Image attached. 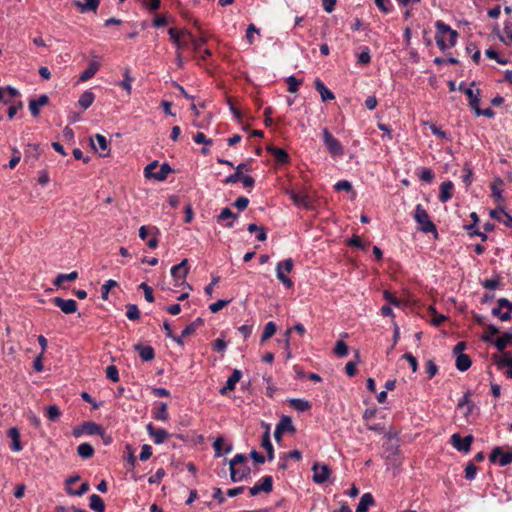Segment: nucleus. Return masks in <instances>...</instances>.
Wrapping results in <instances>:
<instances>
[{"instance_id": "nucleus-53", "label": "nucleus", "mask_w": 512, "mask_h": 512, "mask_svg": "<svg viewBox=\"0 0 512 512\" xmlns=\"http://www.w3.org/2000/svg\"><path fill=\"white\" fill-rule=\"evenodd\" d=\"M286 82L288 84V91L290 93H296L299 89V86L302 84L301 79H297L295 76H289L286 79Z\"/></svg>"}, {"instance_id": "nucleus-37", "label": "nucleus", "mask_w": 512, "mask_h": 512, "mask_svg": "<svg viewBox=\"0 0 512 512\" xmlns=\"http://www.w3.org/2000/svg\"><path fill=\"white\" fill-rule=\"evenodd\" d=\"M94 452L95 450L93 446L89 443H81L77 447V453L83 459L91 458L94 455Z\"/></svg>"}, {"instance_id": "nucleus-22", "label": "nucleus", "mask_w": 512, "mask_h": 512, "mask_svg": "<svg viewBox=\"0 0 512 512\" xmlns=\"http://www.w3.org/2000/svg\"><path fill=\"white\" fill-rule=\"evenodd\" d=\"M314 85L315 89L319 92L323 102L335 99L333 92L329 90L319 78L315 79Z\"/></svg>"}, {"instance_id": "nucleus-36", "label": "nucleus", "mask_w": 512, "mask_h": 512, "mask_svg": "<svg viewBox=\"0 0 512 512\" xmlns=\"http://www.w3.org/2000/svg\"><path fill=\"white\" fill-rule=\"evenodd\" d=\"M499 333V329L493 325V324H488L486 325L485 327V332L484 334L481 336V339L482 341L484 342H487V343H493L494 344V336L496 334Z\"/></svg>"}, {"instance_id": "nucleus-4", "label": "nucleus", "mask_w": 512, "mask_h": 512, "mask_svg": "<svg viewBox=\"0 0 512 512\" xmlns=\"http://www.w3.org/2000/svg\"><path fill=\"white\" fill-rule=\"evenodd\" d=\"M491 463H497L499 466H507L512 463V449L503 451L501 447H495L489 455Z\"/></svg>"}, {"instance_id": "nucleus-62", "label": "nucleus", "mask_w": 512, "mask_h": 512, "mask_svg": "<svg viewBox=\"0 0 512 512\" xmlns=\"http://www.w3.org/2000/svg\"><path fill=\"white\" fill-rule=\"evenodd\" d=\"M425 369L428 375V379H432L438 372V366L435 364L433 360H428L426 362Z\"/></svg>"}, {"instance_id": "nucleus-8", "label": "nucleus", "mask_w": 512, "mask_h": 512, "mask_svg": "<svg viewBox=\"0 0 512 512\" xmlns=\"http://www.w3.org/2000/svg\"><path fill=\"white\" fill-rule=\"evenodd\" d=\"M204 325V320L200 317L196 318L193 322H191L189 325H187L181 332V334L177 337H173V341H175L178 345L183 346L184 345V337H187L191 334H193L197 328Z\"/></svg>"}, {"instance_id": "nucleus-48", "label": "nucleus", "mask_w": 512, "mask_h": 512, "mask_svg": "<svg viewBox=\"0 0 512 512\" xmlns=\"http://www.w3.org/2000/svg\"><path fill=\"white\" fill-rule=\"evenodd\" d=\"M283 270H281V267H276V276L279 279V281L287 288L290 289L293 287V281L286 276Z\"/></svg>"}, {"instance_id": "nucleus-39", "label": "nucleus", "mask_w": 512, "mask_h": 512, "mask_svg": "<svg viewBox=\"0 0 512 512\" xmlns=\"http://www.w3.org/2000/svg\"><path fill=\"white\" fill-rule=\"evenodd\" d=\"M90 489V485L88 482H83L78 489H73L72 487H65V491L70 496H83Z\"/></svg>"}, {"instance_id": "nucleus-21", "label": "nucleus", "mask_w": 512, "mask_h": 512, "mask_svg": "<svg viewBox=\"0 0 512 512\" xmlns=\"http://www.w3.org/2000/svg\"><path fill=\"white\" fill-rule=\"evenodd\" d=\"M454 184L451 181H444L440 185L439 201L448 202L453 196Z\"/></svg>"}, {"instance_id": "nucleus-11", "label": "nucleus", "mask_w": 512, "mask_h": 512, "mask_svg": "<svg viewBox=\"0 0 512 512\" xmlns=\"http://www.w3.org/2000/svg\"><path fill=\"white\" fill-rule=\"evenodd\" d=\"M54 305L61 309L65 314H73L77 311V302L73 299H63L61 297H54L52 299Z\"/></svg>"}, {"instance_id": "nucleus-16", "label": "nucleus", "mask_w": 512, "mask_h": 512, "mask_svg": "<svg viewBox=\"0 0 512 512\" xmlns=\"http://www.w3.org/2000/svg\"><path fill=\"white\" fill-rule=\"evenodd\" d=\"M146 429L149 436L154 438L155 444H162L169 436V433L165 429H156L152 423L147 424Z\"/></svg>"}, {"instance_id": "nucleus-33", "label": "nucleus", "mask_w": 512, "mask_h": 512, "mask_svg": "<svg viewBox=\"0 0 512 512\" xmlns=\"http://www.w3.org/2000/svg\"><path fill=\"white\" fill-rule=\"evenodd\" d=\"M455 365L459 371L464 372L471 367L472 361L467 354H460L456 356Z\"/></svg>"}, {"instance_id": "nucleus-17", "label": "nucleus", "mask_w": 512, "mask_h": 512, "mask_svg": "<svg viewBox=\"0 0 512 512\" xmlns=\"http://www.w3.org/2000/svg\"><path fill=\"white\" fill-rule=\"evenodd\" d=\"M100 4V0H76L73 5L78 8L81 13L96 12Z\"/></svg>"}, {"instance_id": "nucleus-28", "label": "nucleus", "mask_w": 512, "mask_h": 512, "mask_svg": "<svg viewBox=\"0 0 512 512\" xmlns=\"http://www.w3.org/2000/svg\"><path fill=\"white\" fill-rule=\"evenodd\" d=\"M375 504L374 497L371 493L362 495L360 502L357 505L356 512H367L370 506Z\"/></svg>"}, {"instance_id": "nucleus-3", "label": "nucleus", "mask_w": 512, "mask_h": 512, "mask_svg": "<svg viewBox=\"0 0 512 512\" xmlns=\"http://www.w3.org/2000/svg\"><path fill=\"white\" fill-rule=\"evenodd\" d=\"M188 273V259H183L179 264L174 265L171 268V276L173 277L174 281L177 283L179 280H182L181 285H185L187 288L192 290V286L185 282V278L187 277Z\"/></svg>"}, {"instance_id": "nucleus-20", "label": "nucleus", "mask_w": 512, "mask_h": 512, "mask_svg": "<svg viewBox=\"0 0 512 512\" xmlns=\"http://www.w3.org/2000/svg\"><path fill=\"white\" fill-rule=\"evenodd\" d=\"M290 198L300 207L309 209L312 206L311 198L304 192H291Z\"/></svg>"}, {"instance_id": "nucleus-59", "label": "nucleus", "mask_w": 512, "mask_h": 512, "mask_svg": "<svg viewBox=\"0 0 512 512\" xmlns=\"http://www.w3.org/2000/svg\"><path fill=\"white\" fill-rule=\"evenodd\" d=\"M383 297L384 299L390 304V305H393L395 307H400L401 305V300L398 299L392 292L388 291V290H385L383 292Z\"/></svg>"}, {"instance_id": "nucleus-60", "label": "nucleus", "mask_w": 512, "mask_h": 512, "mask_svg": "<svg viewBox=\"0 0 512 512\" xmlns=\"http://www.w3.org/2000/svg\"><path fill=\"white\" fill-rule=\"evenodd\" d=\"M466 50H467L468 53H471L472 60L476 64H478L480 62L481 52H480L479 49H477L476 45L473 44V43H470L469 45H467Z\"/></svg>"}, {"instance_id": "nucleus-10", "label": "nucleus", "mask_w": 512, "mask_h": 512, "mask_svg": "<svg viewBox=\"0 0 512 512\" xmlns=\"http://www.w3.org/2000/svg\"><path fill=\"white\" fill-rule=\"evenodd\" d=\"M312 471L313 481L317 484L325 483L328 480L331 472L328 465L323 464L320 466L317 462L313 464Z\"/></svg>"}, {"instance_id": "nucleus-14", "label": "nucleus", "mask_w": 512, "mask_h": 512, "mask_svg": "<svg viewBox=\"0 0 512 512\" xmlns=\"http://www.w3.org/2000/svg\"><path fill=\"white\" fill-rule=\"evenodd\" d=\"M241 377L242 372L238 369H234L232 374L228 377L226 385L219 390V393L221 395H226L229 391H233Z\"/></svg>"}, {"instance_id": "nucleus-63", "label": "nucleus", "mask_w": 512, "mask_h": 512, "mask_svg": "<svg viewBox=\"0 0 512 512\" xmlns=\"http://www.w3.org/2000/svg\"><path fill=\"white\" fill-rule=\"evenodd\" d=\"M375 5L384 13L391 12L393 6L391 0H374Z\"/></svg>"}, {"instance_id": "nucleus-15", "label": "nucleus", "mask_w": 512, "mask_h": 512, "mask_svg": "<svg viewBox=\"0 0 512 512\" xmlns=\"http://www.w3.org/2000/svg\"><path fill=\"white\" fill-rule=\"evenodd\" d=\"M213 449L215 453V457L219 458L225 454H229L233 450L232 444H225L224 437L220 436L216 438L213 443Z\"/></svg>"}, {"instance_id": "nucleus-30", "label": "nucleus", "mask_w": 512, "mask_h": 512, "mask_svg": "<svg viewBox=\"0 0 512 512\" xmlns=\"http://www.w3.org/2000/svg\"><path fill=\"white\" fill-rule=\"evenodd\" d=\"M512 343V332L507 331L502 334V336L498 337L494 341V345L499 351H504V349Z\"/></svg>"}, {"instance_id": "nucleus-32", "label": "nucleus", "mask_w": 512, "mask_h": 512, "mask_svg": "<svg viewBox=\"0 0 512 512\" xmlns=\"http://www.w3.org/2000/svg\"><path fill=\"white\" fill-rule=\"evenodd\" d=\"M95 100V95L91 90H86L81 94L78 100L79 106L86 110L88 109Z\"/></svg>"}, {"instance_id": "nucleus-19", "label": "nucleus", "mask_w": 512, "mask_h": 512, "mask_svg": "<svg viewBox=\"0 0 512 512\" xmlns=\"http://www.w3.org/2000/svg\"><path fill=\"white\" fill-rule=\"evenodd\" d=\"M49 98L46 94L40 95L37 99L29 101V110L32 116L37 117L40 114V107L48 104Z\"/></svg>"}, {"instance_id": "nucleus-27", "label": "nucleus", "mask_w": 512, "mask_h": 512, "mask_svg": "<svg viewBox=\"0 0 512 512\" xmlns=\"http://www.w3.org/2000/svg\"><path fill=\"white\" fill-rule=\"evenodd\" d=\"M504 33H505V36L502 35L499 32V30L497 29L496 34H497L498 38L500 39V41L506 45H511L512 44V21L506 20L504 22Z\"/></svg>"}, {"instance_id": "nucleus-64", "label": "nucleus", "mask_w": 512, "mask_h": 512, "mask_svg": "<svg viewBox=\"0 0 512 512\" xmlns=\"http://www.w3.org/2000/svg\"><path fill=\"white\" fill-rule=\"evenodd\" d=\"M420 180L430 183L434 178V173L430 168H422L419 173Z\"/></svg>"}, {"instance_id": "nucleus-26", "label": "nucleus", "mask_w": 512, "mask_h": 512, "mask_svg": "<svg viewBox=\"0 0 512 512\" xmlns=\"http://www.w3.org/2000/svg\"><path fill=\"white\" fill-rule=\"evenodd\" d=\"M99 67H100V65L98 62H96V61L89 62L88 67L80 74L79 80L82 82L88 81L89 79L94 77V75L99 70Z\"/></svg>"}, {"instance_id": "nucleus-29", "label": "nucleus", "mask_w": 512, "mask_h": 512, "mask_svg": "<svg viewBox=\"0 0 512 512\" xmlns=\"http://www.w3.org/2000/svg\"><path fill=\"white\" fill-rule=\"evenodd\" d=\"M261 446L266 450L267 452V459L269 461L274 459V448L270 440V433L269 431H265L262 435V441Z\"/></svg>"}, {"instance_id": "nucleus-1", "label": "nucleus", "mask_w": 512, "mask_h": 512, "mask_svg": "<svg viewBox=\"0 0 512 512\" xmlns=\"http://www.w3.org/2000/svg\"><path fill=\"white\" fill-rule=\"evenodd\" d=\"M414 219L419 224V229L423 233H434L437 235L436 225L431 221L427 211L421 204H418L415 208Z\"/></svg>"}, {"instance_id": "nucleus-61", "label": "nucleus", "mask_w": 512, "mask_h": 512, "mask_svg": "<svg viewBox=\"0 0 512 512\" xmlns=\"http://www.w3.org/2000/svg\"><path fill=\"white\" fill-rule=\"evenodd\" d=\"M476 473H477V467L475 466V464L473 462L470 461L466 465V468H465V478L469 481H472L475 479Z\"/></svg>"}, {"instance_id": "nucleus-35", "label": "nucleus", "mask_w": 512, "mask_h": 512, "mask_svg": "<svg viewBox=\"0 0 512 512\" xmlns=\"http://www.w3.org/2000/svg\"><path fill=\"white\" fill-rule=\"evenodd\" d=\"M89 500H90L89 507L92 510H94L95 512H104L105 511V503L99 495L92 494L89 497Z\"/></svg>"}, {"instance_id": "nucleus-52", "label": "nucleus", "mask_w": 512, "mask_h": 512, "mask_svg": "<svg viewBox=\"0 0 512 512\" xmlns=\"http://www.w3.org/2000/svg\"><path fill=\"white\" fill-rule=\"evenodd\" d=\"M133 80L134 79L130 76V70L128 68H126L124 71V79L120 83V86L124 90H126L128 94L131 93V90H132L131 84H132Z\"/></svg>"}, {"instance_id": "nucleus-43", "label": "nucleus", "mask_w": 512, "mask_h": 512, "mask_svg": "<svg viewBox=\"0 0 512 512\" xmlns=\"http://www.w3.org/2000/svg\"><path fill=\"white\" fill-rule=\"evenodd\" d=\"M247 230L250 233L258 231V234L256 235V239L258 241L263 242V241H265L267 239V233H266V230H265L264 227H259L255 223H251V224L248 225Z\"/></svg>"}, {"instance_id": "nucleus-24", "label": "nucleus", "mask_w": 512, "mask_h": 512, "mask_svg": "<svg viewBox=\"0 0 512 512\" xmlns=\"http://www.w3.org/2000/svg\"><path fill=\"white\" fill-rule=\"evenodd\" d=\"M501 355H495L494 361L499 369H503L505 367L512 368V354L507 351H501Z\"/></svg>"}, {"instance_id": "nucleus-56", "label": "nucleus", "mask_w": 512, "mask_h": 512, "mask_svg": "<svg viewBox=\"0 0 512 512\" xmlns=\"http://www.w3.org/2000/svg\"><path fill=\"white\" fill-rule=\"evenodd\" d=\"M503 307H500L498 304L497 307H494L491 311V314L495 317H498L501 321H509L511 319V313L510 311L502 312L501 309Z\"/></svg>"}, {"instance_id": "nucleus-57", "label": "nucleus", "mask_w": 512, "mask_h": 512, "mask_svg": "<svg viewBox=\"0 0 512 512\" xmlns=\"http://www.w3.org/2000/svg\"><path fill=\"white\" fill-rule=\"evenodd\" d=\"M334 353L338 357H345V356H347V354H348V346H347V344L343 340H338L336 342V345H335V348H334Z\"/></svg>"}, {"instance_id": "nucleus-42", "label": "nucleus", "mask_w": 512, "mask_h": 512, "mask_svg": "<svg viewBox=\"0 0 512 512\" xmlns=\"http://www.w3.org/2000/svg\"><path fill=\"white\" fill-rule=\"evenodd\" d=\"M171 171L172 169L170 165L168 163H163L160 166L159 170L155 172V174L153 175V179L157 181H164Z\"/></svg>"}, {"instance_id": "nucleus-34", "label": "nucleus", "mask_w": 512, "mask_h": 512, "mask_svg": "<svg viewBox=\"0 0 512 512\" xmlns=\"http://www.w3.org/2000/svg\"><path fill=\"white\" fill-rule=\"evenodd\" d=\"M283 432H289L294 434L296 432V428L293 425L292 419L289 416H282L279 423L276 425Z\"/></svg>"}, {"instance_id": "nucleus-47", "label": "nucleus", "mask_w": 512, "mask_h": 512, "mask_svg": "<svg viewBox=\"0 0 512 512\" xmlns=\"http://www.w3.org/2000/svg\"><path fill=\"white\" fill-rule=\"evenodd\" d=\"M192 41H194V36L189 31H183L182 37L180 38V50L188 49L191 46Z\"/></svg>"}, {"instance_id": "nucleus-54", "label": "nucleus", "mask_w": 512, "mask_h": 512, "mask_svg": "<svg viewBox=\"0 0 512 512\" xmlns=\"http://www.w3.org/2000/svg\"><path fill=\"white\" fill-rule=\"evenodd\" d=\"M481 284L485 289L495 290L500 286V277L499 275H496L494 278L485 279Z\"/></svg>"}, {"instance_id": "nucleus-58", "label": "nucleus", "mask_w": 512, "mask_h": 512, "mask_svg": "<svg viewBox=\"0 0 512 512\" xmlns=\"http://www.w3.org/2000/svg\"><path fill=\"white\" fill-rule=\"evenodd\" d=\"M106 377L112 382H118L120 379L118 368L115 365H109L106 368Z\"/></svg>"}, {"instance_id": "nucleus-25", "label": "nucleus", "mask_w": 512, "mask_h": 512, "mask_svg": "<svg viewBox=\"0 0 512 512\" xmlns=\"http://www.w3.org/2000/svg\"><path fill=\"white\" fill-rule=\"evenodd\" d=\"M8 436L11 438V450L15 452H19L23 449V446L20 442V432L16 427H12L8 430Z\"/></svg>"}, {"instance_id": "nucleus-44", "label": "nucleus", "mask_w": 512, "mask_h": 512, "mask_svg": "<svg viewBox=\"0 0 512 512\" xmlns=\"http://www.w3.org/2000/svg\"><path fill=\"white\" fill-rule=\"evenodd\" d=\"M276 329V324L273 321L268 322L264 327V331L261 336V342H264L271 338L275 334Z\"/></svg>"}, {"instance_id": "nucleus-2", "label": "nucleus", "mask_w": 512, "mask_h": 512, "mask_svg": "<svg viewBox=\"0 0 512 512\" xmlns=\"http://www.w3.org/2000/svg\"><path fill=\"white\" fill-rule=\"evenodd\" d=\"M322 139L327 151L333 157H341L344 155V148L342 144L327 128H324L322 131Z\"/></svg>"}, {"instance_id": "nucleus-50", "label": "nucleus", "mask_w": 512, "mask_h": 512, "mask_svg": "<svg viewBox=\"0 0 512 512\" xmlns=\"http://www.w3.org/2000/svg\"><path fill=\"white\" fill-rule=\"evenodd\" d=\"M46 416L50 421L55 422L60 418L61 411L57 405H50L46 409Z\"/></svg>"}, {"instance_id": "nucleus-46", "label": "nucleus", "mask_w": 512, "mask_h": 512, "mask_svg": "<svg viewBox=\"0 0 512 512\" xmlns=\"http://www.w3.org/2000/svg\"><path fill=\"white\" fill-rule=\"evenodd\" d=\"M126 316L129 320L136 321L140 318V311L136 304H127L126 305Z\"/></svg>"}, {"instance_id": "nucleus-40", "label": "nucleus", "mask_w": 512, "mask_h": 512, "mask_svg": "<svg viewBox=\"0 0 512 512\" xmlns=\"http://www.w3.org/2000/svg\"><path fill=\"white\" fill-rule=\"evenodd\" d=\"M83 428L85 429V434L98 435L102 432L103 427L95 422L85 421L83 422Z\"/></svg>"}, {"instance_id": "nucleus-12", "label": "nucleus", "mask_w": 512, "mask_h": 512, "mask_svg": "<svg viewBox=\"0 0 512 512\" xmlns=\"http://www.w3.org/2000/svg\"><path fill=\"white\" fill-rule=\"evenodd\" d=\"M436 30L439 31V33H442L443 35L448 34L449 38V46L454 47L457 42L458 38V32L456 30H453L448 24L444 23L441 20H438L435 22Z\"/></svg>"}, {"instance_id": "nucleus-41", "label": "nucleus", "mask_w": 512, "mask_h": 512, "mask_svg": "<svg viewBox=\"0 0 512 512\" xmlns=\"http://www.w3.org/2000/svg\"><path fill=\"white\" fill-rule=\"evenodd\" d=\"M78 278V272L72 271L68 274H58L55 280L53 281V284L55 286H61L64 281H74Z\"/></svg>"}, {"instance_id": "nucleus-49", "label": "nucleus", "mask_w": 512, "mask_h": 512, "mask_svg": "<svg viewBox=\"0 0 512 512\" xmlns=\"http://www.w3.org/2000/svg\"><path fill=\"white\" fill-rule=\"evenodd\" d=\"M118 283L115 280L109 279L107 280L101 287V298L103 300H107L109 296V292L112 288L116 287Z\"/></svg>"}, {"instance_id": "nucleus-18", "label": "nucleus", "mask_w": 512, "mask_h": 512, "mask_svg": "<svg viewBox=\"0 0 512 512\" xmlns=\"http://www.w3.org/2000/svg\"><path fill=\"white\" fill-rule=\"evenodd\" d=\"M134 350L139 353L140 358L145 362L152 361L155 358V351L152 346L138 343L134 345Z\"/></svg>"}, {"instance_id": "nucleus-6", "label": "nucleus", "mask_w": 512, "mask_h": 512, "mask_svg": "<svg viewBox=\"0 0 512 512\" xmlns=\"http://www.w3.org/2000/svg\"><path fill=\"white\" fill-rule=\"evenodd\" d=\"M273 490V478L270 475H265L253 487L249 489L251 496H256L261 492L270 493Z\"/></svg>"}, {"instance_id": "nucleus-45", "label": "nucleus", "mask_w": 512, "mask_h": 512, "mask_svg": "<svg viewBox=\"0 0 512 512\" xmlns=\"http://www.w3.org/2000/svg\"><path fill=\"white\" fill-rule=\"evenodd\" d=\"M358 63L361 65H368L371 62L370 49L364 46L361 52L357 55Z\"/></svg>"}, {"instance_id": "nucleus-9", "label": "nucleus", "mask_w": 512, "mask_h": 512, "mask_svg": "<svg viewBox=\"0 0 512 512\" xmlns=\"http://www.w3.org/2000/svg\"><path fill=\"white\" fill-rule=\"evenodd\" d=\"M475 85H476V82L472 81L470 83V87H468L467 89H464V94L468 98V105L473 111H475L480 106V101H481V90L480 89L473 90V87Z\"/></svg>"}, {"instance_id": "nucleus-7", "label": "nucleus", "mask_w": 512, "mask_h": 512, "mask_svg": "<svg viewBox=\"0 0 512 512\" xmlns=\"http://www.w3.org/2000/svg\"><path fill=\"white\" fill-rule=\"evenodd\" d=\"M239 218V214L234 213L229 207L221 210L220 214L216 216L217 223L226 228H233L234 222Z\"/></svg>"}, {"instance_id": "nucleus-31", "label": "nucleus", "mask_w": 512, "mask_h": 512, "mask_svg": "<svg viewBox=\"0 0 512 512\" xmlns=\"http://www.w3.org/2000/svg\"><path fill=\"white\" fill-rule=\"evenodd\" d=\"M290 406L298 412H305L311 408V403L308 400L300 398H292L288 400Z\"/></svg>"}, {"instance_id": "nucleus-23", "label": "nucleus", "mask_w": 512, "mask_h": 512, "mask_svg": "<svg viewBox=\"0 0 512 512\" xmlns=\"http://www.w3.org/2000/svg\"><path fill=\"white\" fill-rule=\"evenodd\" d=\"M251 469L248 466H244L242 469L233 468L230 469V477L232 482H240L250 477Z\"/></svg>"}, {"instance_id": "nucleus-5", "label": "nucleus", "mask_w": 512, "mask_h": 512, "mask_svg": "<svg viewBox=\"0 0 512 512\" xmlns=\"http://www.w3.org/2000/svg\"><path fill=\"white\" fill-rule=\"evenodd\" d=\"M473 440V435L461 437L459 433H455L451 436V444L453 445V447L458 451L465 453L470 451Z\"/></svg>"}, {"instance_id": "nucleus-51", "label": "nucleus", "mask_w": 512, "mask_h": 512, "mask_svg": "<svg viewBox=\"0 0 512 512\" xmlns=\"http://www.w3.org/2000/svg\"><path fill=\"white\" fill-rule=\"evenodd\" d=\"M503 183V181L498 178L497 181L493 182L490 186L491 188V192H492V197L497 201H502L503 200V197H502V190L498 187V184L501 185Z\"/></svg>"}, {"instance_id": "nucleus-38", "label": "nucleus", "mask_w": 512, "mask_h": 512, "mask_svg": "<svg viewBox=\"0 0 512 512\" xmlns=\"http://www.w3.org/2000/svg\"><path fill=\"white\" fill-rule=\"evenodd\" d=\"M167 409V403L161 402L159 407L153 412V418L160 421H167L169 418Z\"/></svg>"}, {"instance_id": "nucleus-55", "label": "nucleus", "mask_w": 512, "mask_h": 512, "mask_svg": "<svg viewBox=\"0 0 512 512\" xmlns=\"http://www.w3.org/2000/svg\"><path fill=\"white\" fill-rule=\"evenodd\" d=\"M462 181L468 187L472 183L473 171L470 164L465 163L463 167Z\"/></svg>"}, {"instance_id": "nucleus-13", "label": "nucleus", "mask_w": 512, "mask_h": 512, "mask_svg": "<svg viewBox=\"0 0 512 512\" xmlns=\"http://www.w3.org/2000/svg\"><path fill=\"white\" fill-rule=\"evenodd\" d=\"M266 150L273 155L277 164L284 165L290 162V156L284 149L269 145Z\"/></svg>"}]
</instances>
